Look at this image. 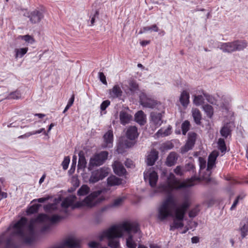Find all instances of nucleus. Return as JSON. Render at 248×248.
<instances>
[{"label":"nucleus","instance_id":"nucleus-1","mask_svg":"<svg viewBox=\"0 0 248 248\" xmlns=\"http://www.w3.org/2000/svg\"><path fill=\"white\" fill-rule=\"evenodd\" d=\"M124 231L127 235L125 237L127 248H136L137 244L135 235L140 233L139 226L136 222L126 221L119 225H115L103 230L98 235L100 241L107 239L108 245L111 248H122L119 240L116 239L123 236Z\"/></svg>","mask_w":248,"mask_h":248},{"label":"nucleus","instance_id":"nucleus-2","mask_svg":"<svg viewBox=\"0 0 248 248\" xmlns=\"http://www.w3.org/2000/svg\"><path fill=\"white\" fill-rule=\"evenodd\" d=\"M60 219L61 217L58 215H53L49 217L46 215L41 214L36 218L32 219L30 225L27 227L26 219L22 217L12 227H11L9 231L14 234L18 235L22 237L25 243L30 244L34 239V230L43 224L54 223Z\"/></svg>","mask_w":248,"mask_h":248},{"label":"nucleus","instance_id":"nucleus-3","mask_svg":"<svg viewBox=\"0 0 248 248\" xmlns=\"http://www.w3.org/2000/svg\"><path fill=\"white\" fill-rule=\"evenodd\" d=\"M174 204V199L169 197L161 203L157 210V218L160 220H164L169 217L173 218V222L170 226L171 230L183 227L184 216L190 203L188 200H186L171 211V207Z\"/></svg>","mask_w":248,"mask_h":248},{"label":"nucleus","instance_id":"nucleus-4","mask_svg":"<svg viewBox=\"0 0 248 248\" xmlns=\"http://www.w3.org/2000/svg\"><path fill=\"white\" fill-rule=\"evenodd\" d=\"M101 192V190L94 191L87 196L83 201L77 202H76V197L75 196H70L65 198L62 202V206L64 208L68 207L75 208L83 206L92 208L104 200V197L100 196Z\"/></svg>","mask_w":248,"mask_h":248},{"label":"nucleus","instance_id":"nucleus-5","mask_svg":"<svg viewBox=\"0 0 248 248\" xmlns=\"http://www.w3.org/2000/svg\"><path fill=\"white\" fill-rule=\"evenodd\" d=\"M195 178H191L183 182H180L176 178L174 175L170 173L167 177V180L165 184H161L158 187V191L166 193H170L174 190L189 187L195 184Z\"/></svg>","mask_w":248,"mask_h":248},{"label":"nucleus","instance_id":"nucleus-6","mask_svg":"<svg viewBox=\"0 0 248 248\" xmlns=\"http://www.w3.org/2000/svg\"><path fill=\"white\" fill-rule=\"evenodd\" d=\"M218 155V153L217 151H214L209 155L208 157V161L207 164V168L206 170V173H204V170L206 167V160L202 157L199 158V161L200 164V177L206 181H209L210 176L211 174V170L213 168L215 164V161Z\"/></svg>","mask_w":248,"mask_h":248},{"label":"nucleus","instance_id":"nucleus-7","mask_svg":"<svg viewBox=\"0 0 248 248\" xmlns=\"http://www.w3.org/2000/svg\"><path fill=\"white\" fill-rule=\"evenodd\" d=\"M126 135L130 141L127 140L123 141L122 139L120 140L118 144L117 149V151L119 154L124 152L126 149L132 147L135 144L134 140L139 136L137 127L135 126L129 127L126 131Z\"/></svg>","mask_w":248,"mask_h":248},{"label":"nucleus","instance_id":"nucleus-8","mask_svg":"<svg viewBox=\"0 0 248 248\" xmlns=\"http://www.w3.org/2000/svg\"><path fill=\"white\" fill-rule=\"evenodd\" d=\"M206 99L209 103L217 106V109L222 110L228 109V105L231 101L230 97L225 95H209Z\"/></svg>","mask_w":248,"mask_h":248},{"label":"nucleus","instance_id":"nucleus-9","mask_svg":"<svg viewBox=\"0 0 248 248\" xmlns=\"http://www.w3.org/2000/svg\"><path fill=\"white\" fill-rule=\"evenodd\" d=\"M247 46L244 41H234L232 42L221 43L218 47L224 52H232L234 51L241 50Z\"/></svg>","mask_w":248,"mask_h":248},{"label":"nucleus","instance_id":"nucleus-10","mask_svg":"<svg viewBox=\"0 0 248 248\" xmlns=\"http://www.w3.org/2000/svg\"><path fill=\"white\" fill-rule=\"evenodd\" d=\"M109 172V169L105 167L93 171L89 180V182L90 183H95L103 179L108 174Z\"/></svg>","mask_w":248,"mask_h":248},{"label":"nucleus","instance_id":"nucleus-11","mask_svg":"<svg viewBox=\"0 0 248 248\" xmlns=\"http://www.w3.org/2000/svg\"><path fill=\"white\" fill-rule=\"evenodd\" d=\"M139 97L140 103L143 107L153 108L155 107H163L161 103H158L155 100L150 98L143 92H140Z\"/></svg>","mask_w":248,"mask_h":248},{"label":"nucleus","instance_id":"nucleus-12","mask_svg":"<svg viewBox=\"0 0 248 248\" xmlns=\"http://www.w3.org/2000/svg\"><path fill=\"white\" fill-rule=\"evenodd\" d=\"M108 152L106 151L101 152L94 155L90 159L89 169H91L92 167L102 165L108 158Z\"/></svg>","mask_w":248,"mask_h":248},{"label":"nucleus","instance_id":"nucleus-13","mask_svg":"<svg viewBox=\"0 0 248 248\" xmlns=\"http://www.w3.org/2000/svg\"><path fill=\"white\" fill-rule=\"evenodd\" d=\"M144 178L146 182H148L152 187L155 186L158 179L157 172L153 168H150L144 172Z\"/></svg>","mask_w":248,"mask_h":248},{"label":"nucleus","instance_id":"nucleus-14","mask_svg":"<svg viewBox=\"0 0 248 248\" xmlns=\"http://www.w3.org/2000/svg\"><path fill=\"white\" fill-rule=\"evenodd\" d=\"M196 138V134L194 133H190L188 134V140L185 145L182 147L181 153H185L191 150L195 144Z\"/></svg>","mask_w":248,"mask_h":248},{"label":"nucleus","instance_id":"nucleus-15","mask_svg":"<svg viewBox=\"0 0 248 248\" xmlns=\"http://www.w3.org/2000/svg\"><path fill=\"white\" fill-rule=\"evenodd\" d=\"M43 17V11L37 9L31 12L29 15L31 22L34 24L39 23Z\"/></svg>","mask_w":248,"mask_h":248},{"label":"nucleus","instance_id":"nucleus-16","mask_svg":"<svg viewBox=\"0 0 248 248\" xmlns=\"http://www.w3.org/2000/svg\"><path fill=\"white\" fill-rule=\"evenodd\" d=\"M189 91L187 89L183 90L179 97V101L182 106L186 108L189 103Z\"/></svg>","mask_w":248,"mask_h":248},{"label":"nucleus","instance_id":"nucleus-17","mask_svg":"<svg viewBox=\"0 0 248 248\" xmlns=\"http://www.w3.org/2000/svg\"><path fill=\"white\" fill-rule=\"evenodd\" d=\"M151 124L155 128L159 126L162 124V114L161 113L152 112L151 114Z\"/></svg>","mask_w":248,"mask_h":248},{"label":"nucleus","instance_id":"nucleus-18","mask_svg":"<svg viewBox=\"0 0 248 248\" xmlns=\"http://www.w3.org/2000/svg\"><path fill=\"white\" fill-rule=\"evenodd\" d=\"M104 144L105 148H111L113 145V134L112 130H108L106 132L103 137Z\"/></svg>","mask_w":248,"mask_h":248},{"label":"nucleus","instance_id":"nucleus-19","mask_svg":"<svg viewBox=\"0 0 248 248\" xmlns=\"http://www.w3.org/2000/svg\"><path fill=\"white\" fill-rule=\"evenodd\" d=\"M112 168L115 174L122 176L126 173V170L122 164L118 161H115L112 165Z\"/></svg>","mask_w":248,"mask_h":248},{"label":"nucleus","instance_id":"nucleus-20","mask_svg":"<svg viewBox=\"0 0 248 248\" xmlns=\"http://www.w3.org/2000/svg\"><path fill=\"white\" fill-rule=\"evenodd\" d=\"M123 91L119 85H115L109 90V97L112 98H119L122 95Z\"/></svg>","mask_w":248,"mask_h":248},{"label":"nucleus","instance_id":"nucleus-21","mask_svg":"<svg viewBox=\"0 0 248 248\" xmlns=\"http://www.w3.org/2000/svg\"><path fill=\"white\" fill-rule=\"evenodd\" d=\"M158 152L153 150L149 152L146 157V163L148 165L153 166L158 158Z\"/></svg>","mask_w":248,"mask_h":248},{"label":"nucleus","instance_id":"nucleus-22","mask_svg":"<svg viewBox=\"0 0 248 248\" xmlns=\"http://www.w3.org/2000/svg\"><path fill=\"white\" fill-rule=\"evenodd\" d=\"M17 39L23 41L26 46L32 45L35 42V39L33 36L27 34L18 36Z\"/></svg>","mask_w":248,"mask_h":248},{"label":"nucleus","instance_id":"nucleus-23","mask_svg":"<svg viewBox=\"0 0 248 248\" xmlns=\"http://www.w3.org/2000/svg\"><path fill=\"white\" fill-rule=\"evenodd\" d=\"M28 50L29 48L27 46L15 48L14 50L15 58L17 59L23 57Z\"/></svg>","mask_w":248,"mask_h":248},{"label":"nucleus","instance_id":"nucleus-24","mask_svg":"<svg viewBox=\"0 0 248 248\" xmlns=\"http://www.w3.org/2000/svg\"><path fill=\"white\" fill-rule=\"evenodd\" d=\"M135 120L139 124L143 125L146 122V115L142 111L140 110L135 114Z\"/></svg>","mask_w":248,"mask_h":248},{"label":"nucleus","instance_id":"nucleus-25","mask_svg":"<svg viewBox=\"0 0 248 248\" xmlns=\"http://www.w3.org/2000/svg\"><path fill=\"white\" fill-rule=\"evenodd\" d=\"M171 129L170 125L166 128H161L156 133V135L157 137L167 136L171 134Z\"/></svg>","mask_w":248,"mask_h":248},{"label":"nucleus","instance_id":"nucleus-26","mask_svg":"<svg viewBox=\"0 0 248 248\" xmlns=\"http://www.w3.org/2000/svg\"><path fill=\"white\" fill-rule=\"evenodd\" d=\"M108 184L110 186H114L123 184L122 180L116 176L112 175L109 177L108 179Z\"/></svg>","mask_w":248,"mask_h":248},{"label":"nucleus","instance_id":"nucleus-27","mask_svg":"<svg viewBox=\"0 0 248 248\" xmlns=\"http://www.w3.org/2000/svg\"><path fill=\"white\" fill-rule=\"evenodd\" d=\"M177 157V155L176 153L174 152L170 153L167 158V165L168 166H171L174 165L176 162Z\"/></svg>","mask_w":248,"mask_h":248},{"label":"nucleus","instance_id":"nucleus-28","mask_svg":"<svg viewBox=\"0 0 248 248\" xmlns=\"http://www.w3.org/2000/svg\"><path fill=\"white\" fill-rule=\"evenodd\" d=\"M132 118V116L124 111H121L120 114V119L121 124H125L128 123Z\"/></svg>","mask_w":248,"mask_h":248},{"label":"nucleus","instance_id":"nucleus-29","mask_svg":"<svg viewBox=\"0 0 248 248\" xmlns=\"http://www.w3.org/2000/svg\"><path fill=\"white\" fill-rule=\"evenodd\" d=\"M192 114L195 123L197 124H200L202 119V114L200 111L197 108H193L192 109Z\"/></svg>","mask_w":248,"mask_h":248},{"label":"nucleus","instance_id":"nucleus-30","mask_svg":"<svg viewBox=\"0 0 248 248\" xmlns=\"http://www.w3.org/2000/svg\"><path fill=\"white\" fill-rule=\"evenodd\" d=\"M202 109L207 117L211 119L214 115V109L212 106L207 104L202 106Z\"/></svg>","mask_w":248,"mask_h":248},{"label":"nucleus","instance_id":"nucleus-31","mask_svg":"<svg viewBox=\"0 0 248 248\" xmlns=\"http://www.w3.org/2000/svg\"><path fill=\"white\" fill-rule=\"evenodd\" d=\"M240 232L241 236L244 238L247 236L248 232V221H244L241 223Z\"/></svg>","mask_w":248,"mask_h":248},{"label":"nucleus","instance_id":"nucleus-32","mask_svg":"<svg viewBox=\"0 0 248 248\" xmlns=\"http://www.w3.org/2000/svg\"><path fill=\"white\" fill-rule=\"evenodd\" d=\"M61 201V198H59L58 199H55L54 201V203L53 204H49L46 205L44 207L45 210L46 211H51L52 210H54L57 208V204L58 203L60 202Z\"/></svg>","mask_w":248,"mask_h":248},{"label":"nucleus","instance_id":"nucleus-33","mask_svg":"<svg viewBox=\"0 0 248 248\" xmlns=\"http://www.w3.org/2000/svg\"><path fill=\"white\" fill-rule=\"evenodd\" d=\"M90 188L87 185H83L78 189V194L79 196H84L88 194L90 192Z\"/></svg>","mask_w":248,"mask_h":248},{"label":"nucleus","instance_id":"nucleus-34","mask_svg":"<svg viewBox=\"0 0 248 248\" xmlns=\"http://www.w3.org/2000/svg\"><path fill=\"white\" fill-rule=\"evenodd\" d=\"M126 197L124 195H122L115 199L113 203L112 206L114 207H118L121 205L124 202Z\"/></svg>","mask_w":248,"mask_h":248},{"label":"nucleus","instance_id":"nucleus-35","mask_svg":"<svg viewBox=\"0 0 248 248\" xmlns=\"http://www.w3.org/2000/svg\"><path fill=\"white\" fill-rule=\"evenodd\" d=\"M159 31L158 27L155 25L154 24L151 26H146L143 28L141 33L146 32L148 31H154L157 32Z\"/></svg>","mask_w":248,"mask_h":248},{"label":"nucleus","instance_id":"nucleus-36","mask_svg":"<svg viewBox=\"0 0 248 248\" xmlns=\"http://www.w3.org/2000/svg\"><path fill=\"white\" fill-rule=\"evenodd\" d=\"M193 102V104L194 105H195L196 106H199L203 104L204 98L201 95H195L194 96Z\"/></svg>","mask_w":248,"mask_h":248},{"label":"nucleus","instance_id":"nucleus-37","mask_svg":"<svg viewBox=\"0 0 248 248\" xmlns=\"http://www.w3.org/2000/svg\"><path fill=\"white\" fill-rule=\"evenodd\" d=\"M79 160L78 167L79 168H84L86 167V161L83 154L80 152L78 154Z\"/></svg>","mask_w":248,"mask_h":248},{"label":"nucleus","instance_id":"nucleus-38","mask_svg":"<svg viewBox=\"0 0 248 248\" xmlns=\"http://www.w3.org/2000/svg\"><path fill=\"white\" fill-rule=\"evenodd\" d=\"M21 97V93L18 91L12 92L6 97L9 99H18Z\"/></svg>","mask_w":248,"mask_h":248},{"label":"nucleus","instance_id":"nucleus-39","mask_svg":"<svg viewBox=\"0 0 248 248\" xmlns=\"http://www.w3.org/2000/svg\"><path fill=\"white\" fill-rule=\"evenodd\" d=\"M230 129L228 124L224 125L220 130V134L222 136L227 138L230 134Z\"/></svg>","mask_w":248,"mask_h":248},{"label":"nucleus","instance_id":"nucleus-40","mask_svg":"<svg viewBox=\"0 0 248 248\" xmlns=\"http://www.w3.org/2000/svg\"><path fill=\"white\" fill-rule=\"evenodd\" d=\"M40 205L39 204H34L30 206L27 210L28 215H30L36 212L39 209Z\"/></svg>","mask_w":248,"mask_h":248},{"label":"nucleus","instance_id":"nucleus-41","mask_svg":"<svg viewBox=\"0 0 248 248\" xmlns=\"http://www.w3.org/2000/svg\"><path fill=\"white\" fill-rule=\"evenodd\" d=\"M218 148L222 152H225L226 147L224 140L222 139H219L217 142Z\"/></svg>","mask_w":248,"mask_h":248},{"label":"nucleus","instance_id":"nucleus-42","mask_svg":"<svg viewBox=\"0 0 248 248\" xmlns=\"http://www.w3.org/2000/svg\"><path fill=\"white\" fill-rule=\"evenodd\" d=\"M190 123L188 121H185L182 124V132L184 135H186V133L189 129Z\"/></svg>","mask_w":248,"mask_h":248},{"label":"nucleus","instance_id":"nucleus-43","mask_svg":"<svg viewBox=\"0 0 248 248\" xmlns=\"http://www.w3.org/2000/svg\"><path fill=\"white\" fill-rule=\"evenodd\" d=\"M130 91L131 93H134L137 91L138 90L139 86L137 83L132 81L130 83Z\"/></svg>","mask_w":248,"mask_h":248},{"label":"nucleus","instance_id":"nucleus-44","mask_svg":"<svg viewBox=\"0 0 248 248\" xmlns=\"http://www.w3.org/2000/svg\"><path fill=\"white\" fill-rule=\"evenodd\" d=\"M70 161V158L69 156H65L64 158V159L62 163V165L63 170H66L68 168Z\"/></svg>","mask_w":248,"mask_h":248},{"label":"nucleus","instance_id":"nucleus-45","mask_svg":"<svg viewBox=\"0 0 248 248\" xmlns=\"http://www.w3.org/2000/svg\"><path fill=\"white\" fill-rule=\"evenodd\" d=\"M99 13L97 10L93 11L92 15L90 16L91 18V26H93L95 22V19L98 17Z\"/></svg>","mask_w":248,"mask_h":248},{"label":"nucleus","instance_id":"nucleus-46","mask_svg":"<svg viewBox=\"0 0 248 248\" xmlns=\"http://www.w3.org/2000/svg\"><path fill=\"white\" fill-rule=\"evenodd\" d=\"M74 99H75L74 95H73L72 96V97L69 100L68 103L63 110V113H65L66 111H67L68 110V109L72 106V105L73 104V103L74 102Z\"/></svg>","mask_w":248,"mask_h":248},{"label":"nucleus","instance_id":"nucleus-47","mask_svg":"<svg viewBox=\"0 0 248 248\" xmlns=\"http://www.w3.org/2000/svg\"><path fill=\"white\" fill-rule=\"evenodd\" d=\"M110 101L108 100L104 101L100 105V109L102 111H104L106 108L110 105Z\"/></svg>","mask_w":248,"mask_h":248},{"label":"nucleus","instance_id":"nucleus-48","mask_svg":"<svg viewBox=\"0 0 248 248\" xmlns=\"http://www.w3.org/2000/svg\"><path fill=\"white\" fill-rule=\"evenodd\" d=\"M99 78L102 83L106 85H107V82L106 80V76L102 72H99L98 73Z\"/></svg>","mask_w":248,"mask_h":248},{"label":"nucleus","instance_id":"nucleus-49","mask_svg":"<svg viewBox=\"0 0 248 248\" xmlns=\"http://www.w3.org/2000/svg\"><path fill=\"white\" fill-rule=\"evenodd\" d=\"M100 245V243L94 241H92L88 243V246L91 248H97Z\"/></svg>","mask_w":248,"mask_h":248},{"label":"nucleus","instance_id":"nucleus-50","mask_svg":"<svg viewBox=\"0 0 248 248\" xmlns=\"http://www.w3.org/2000/svg\"><path fill=\"white\" fill-rule=\"evenodd\" d=\"M32 132H33V135L38 134H40L41 133H43L44 135H45L46 136H48V134L45 131V129L44 128H40V129H38L37 130H35V131H33Z\"/></svg>","mask_w":248,"mask_h":248},{"label":"nucleus","instance_id":"nucleus-51","mask_svg":"<svg viewBox=\"0 0 248 248\" xmlns=\"http://www.w3.org/2000/svg\"><path fill=\"white\" fill-rule=\"evenodd\" d=\"M199 211V210L198 209V208L192 210L189 213V217H195L197 215Z\"/></svg>","mask_w":248,"mask_h":248},{"label":"nucleus","instance_id":"nucleus-52","mask_svg":"<svg viewBox=\"0 0 248 248\" xmlns=\"http://www.w3.org/2000/svg\"><path fill=\"white\" fill-rule=\"evenodd\" d=\"M174 172L178 175H182L183 174L182 169L180 166H177L174 170Z\"/></svg>","mask_w":248,"mask_h":248},{"label":"nucleus","instance_id":"nucleus-53","mask_svg":"<svg viewBox=\"0 0 248 248\" xmlns=\"http://www.w3.org/2000/svg\"><path fill=\"white\" fill-rule=\"evenodd\" d=\"M125 165L128 168H131L133 166V163L132 160L127 159L125 162Z\"/></svg>","mask_w":248,"mask_h":248},{"label":"nucleus","instance_id":"nucleus-54","mask_svg":"<svg viewBox=\"0 0 248 248\" xmlns=\"http://www.w3.org/2000/svg\"><path fill=\"white\" fill-rule=\"evenodd\" d=\"M32 135H33V132H28L26 134H25L24 135L21 136L20 137V138H28Z\"/></svg>","mask_w":248,"mask_h":248},{"label":"nucleus","instance_id":"nucleus-55","mask_svg":"<svg viewBox=\"0 0 248 248\" xmlns=\"http://www.w3.org/2000/svg\"><path fill=\"white\" fill-rule=\"evenodd\" d=\"M240 199V197H238L234 202L232 204V205L231 206V210H233L235 207L237 205V204H238V201Z\"/></svg>","mask_w":248,"mask_h":248},{"label":"nucleus","instance_id":"nucleus-56","mask_svg":"<svg viewBox=\"0 0 248 248\" xmlns=\"http://www.w3.org/2000/svg\"><path fill=\"white\" fill-rule=\"evenodd\" d=\"M199 242V238L197 236H194L191 238V242L193 244H196Z\"/></svg>","mask_w":248,"mask_h":248},{"label":"nucleus","instance_id":"nucleus-57","mask_svg":"<svg viewBox=\"0 0 248 248\" xmlns=\"http://www.w3.org/2000/svg\"><path fill=\"white\" fill-rule=\"evenodd\" d=\"M150 43L149 41H142L140 42V44L142 46H145Z\"/></svg>","mask_w":248,"mask_h":248},{"label":"nucleus","instance_id":"nucleus-58","mask_svg":"<svg viewBox=\"0 0 248 248\" xmlns=\"http://www.w3.org/2000/svg\"><path fill=\"white\" fill-rule=\"evenodd\" d=\"M48 199V198H41L38 199L37 200V201L39 202H43Z\"/></svg>","mask_w":248,"mask_h":248},{"label":"nucleus","instance_id":"nucleus-59","mask_svg":"<svg viewBox=\"0 0 248 248\" xmlns=\"http://www.w3.org/2000/svg\"><path fill=\"white\" fill-rule=\"evenodd\" d=\"M77 157L76 155H73L72 158V163L73 165H76L77 163Z\"/></svg>","mask_w":248,"mask_h":248},{"label":"nucleus","instance_id":"nucleus-60","mask_svg":"<svg viewBox=\"0 0 248 248\" xmlns=\"http://www.w3.org/2000/svg\"><path fill=\"white\" fill-rule=\"evenodd\" d=\"M45 178H46V174H44L42 175V176L39 180V183L40 184H41L44 181Z\"/></svg>","mask_w":248,"mask_h":248},{"label":"nucleus","instance_id":"nucleus-61","mask_svg":"<svg viewBox=\"0 0 248 248\" xmlns=\"http://www.w3.org/2000/svg\"><path fill=\"white\" fill-rule=\"evenodd\" d=\"M150 247V248H160L159 246L155 244H151Z\"/></svg>","mask_w":248,"mask_h":248},{"label":"nucleus","instance_id":"nucleus-62","mask_svg":"<svg viewBox=\"0 0 248 248\" xmlns=\"http://www.w3.org/2000/svg\"><path fill=\"white\" fill-rule=\"evenodd\" d=\"M35 116H38L39 118H42L45 116V115L42 113H36L35 114Z\"/></svg>","mask_w":248,"mask_h":248},{"label":"nucleus","instance_id":"nucleus-63","mask_svg":"<svg viewBox=\"0 0 248 248\" xmlns=\"http://www.w3.org/2000/svg\"><path fill=\"white\" fill-rule=\"evenodd\" d=\"M54 126V124L53 123H51L48 126L47 133L51 130L52 127Z\"/></svg>","mask_w":248,"mask_h":248},{"label":"nucleus","instance_id":"nucleus-64","mask_svg":"<svg viewBox=\"0 0 248 248\" xmlns=\"http://www.w3.org/2000/svg\"><path fill=\"white\" fill-rule=\"evenodd\" d=\"M76 166V165H73V163H72L71 167V168H70L69 171H72V170H73V171H74L75 170Z\"/></svg>","mask_w":248,"mask_h":248}]
</instances>
